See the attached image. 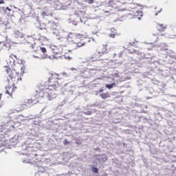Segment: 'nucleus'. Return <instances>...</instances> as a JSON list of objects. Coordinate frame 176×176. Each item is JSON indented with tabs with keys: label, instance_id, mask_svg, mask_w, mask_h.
<instances>
[{
	"label": "nucleus",
	"instance_id": "1",
	"mask_svg": "<svg viewBox=\"0 0 176 176\" xmlns=\"http://www.w3.org/2000/svg\"><path fill=\"white\" fill-rule=\"evenodd\" d=\"M63 77L57 73H53L50 74V78H48L47 83L48 87H46L45 85H38L36 87L35 90V98L37 100H42V98H47L51 101L54 100L57 97L56 91H57V87H60V82L58 80H61Z\"/></svg>",
	"mask_w": 176,
	"mask_h": 176
},
{
	"label": "nucleus",
	"instance_id": "2",
	"mask_svg": "<svg viewBox=\"0 0 176 176\" xmlns=\"http://www.w3.org/2000/svg\"><path fill=\"white\" fill-rule=\"evenodd\" d=\"M13 64V67H6L8 75V85L6 87V93L9 94L10 97H12L13 93H14V91L16 90V87H14L15 85L19 83V80H21L19 71H21V74H24V71L25 70V66L24 65V63H23V60L16 62V60H14Z\"/></svg>",
	"mask_w": 176,
	"mask_h": 176
},
{
	"label": "nucleus",
	"instance_id": "3",
	"mask_svg": "<svg viewBox=\"0 0 176 176\" xmlns=\"http://www.w3.org/2000/svg\"><path fill=\"white\" fill-rule=\"evenodd\" d=\"M67 39L69 42H73L76 45V49L85 46L86 45V41H87V38L76 33H69Z\"/></svg>",
	"mask_w": 176,
	"mask_h": 176
},
{
	"label": "nucleus",
	"instance_id": "4",
	"mask_svg": "<svg viewBox=\"0 0 176 176\" xmlns=\"http://www.w3.org/2000/svg\"><path fill=\"white\" fill-rule=\"evenodd\" d=\"M53 52L55 54H61L63 53H67V52H72V50L68 49V47L66 45H59L54 47Z\"/></svg>",
	"mask_w": 176,
	"mask_h": 176
},
{
	"label": "nucleus",
	"instance_id": "5",
	"mask_svg": "<svg viewBox=\"0 0 176 176\" xmlns=\"http://www.w3.org/2000/svg\"><path fill=\"white\" fill-rule=\"evenodd\" d=\"M131 14L133 16V19H138V20H141V17L143 16L142 11H140L138 8L133 9Z\"/></svg>",
	"mask_w": 176,
	"mask_h": 176
},
{
	"label": "nucleus",
	"instance_id": "6",
	"mask_svg": "<svg viewBox=\"0 0 176 176\" xmlns=\"http://www.w3.org/2000/svg\"><path fill=\"white\" fill-rule=\"evenodd\" d=\"M97 160L99 163H102L107 162L108 160V157L105 154L103 155H97Z\"/></svg>",
	"mask_w": 176,
	"mask_h": 176
},
{
	"label": "nucleus",
	"instance_id": "7",
	"mask_svg": "<svg viewBox=\"0 0 176 176\" xmlns=\"http://www.w3.org/2000/svg\"><path fill=\"white\" fill-rule=\"evenodd\" d=\"M156 28L160 32H163L166 30V28H167V25L163 23H157Z\"/></svg>",
	"mask_w": 176,
	"mask_h": 176
},
{
	"label": "nucleus",
	"instance_id": "8",
	"mask_svg": "<svg viewBox=\"0 0 176 176\" xmlns=\"http://www.w3.org/2000/svg\"><path fill=\"white\" fill-rule=\"evenodd\" d=\"M100 96L101 98H102V100H107V98H109V97H111L109 92L103 93V94H100Z\"/></svg>",
	"mask_w": 176,
	"mask_h": 176
},
{
	"label": "nucleus",
	"instance_id": "9",
	"mask_svg": "<svg viewBox=\"0 0 176 176\" xmlns=\"http://www.w3.org/2000/svg\"><path fill=\"white\" fill-rule=\"evenodd\" d=\"M108 45L107 44L102 45V50L101 52L102 54H105V53H108Z\"/></svg>",
	"mask_w": 176,
	"mask_h": 176
},
{
	"label": "nucleus",
	"instance_id": "10",
	"mask_svg": "<svg viewBox=\"0 0 176 176\" xmlns=\"http://www.w3.org/2000/svg\"><path fill=\"white\" fill-rule=\"evenodd\" d=\"M116 83L115 82H113L111 84H107L106 85V87L107 89H113V86H116Z\"/></svg>",
	"mask_w": 176,
	"mask_h": 176
},
{
	"label": "nucleus",
	"instance_id": "11",
	"mask_svg": "<svg viewBox=\"0 0 176 176\" xmlns=\"http://www.w3.org/2000/svg\"><path fill=\"white\" fill-rule=\"evenodd\" d=\"M91 171L94 172L95 174H98V168L96 167H92Z\"/></svg>",
	"mask_w": 176,
	"mask_h": 176
},
{
	"label": "nucleus",
	"instance_id": "12",
	"mask_svg": "<svg viewBox=\"0 0 176 176\" xmlns=\"http://www.w3.org/2000/svg\"><path fill=\"white\" fill-rule=\"evenodd\" d=\"M118 35L117 32H114L113 34H109V38H115V36Z\"/></svg>",
	"mask_w": 176,
	"mask_h": 176
},
{
	"label": "nucleus",
	"instance_id": "13",
	"mask_svg": "<svg viewBox=\"0 0 176 176\" xmlns=\"http://www.w3.org/2000/svg\"><path fill=\"white\" fill-rule=\"evenodd\" d=\"M27 108V104H22L21 105V111H24Z\"/></svg>",
	"mask_w": 176,
	"mask_h": 176
},
{
	"label": "nucleus",
	"instance_id": "14",
	"mask_svg": "<svg viewBox=\"0 0 176 176\" xmlns=\"http://www.w3.org/2000/svg\"><path fill=\"white\" fill-rule=\"evenodd\" d=\"M85 2H88L89 5L94 3V0H86Z\"/></svg>",
	"mask_w": 176,
	"mask_h": 176
},
{
	"label": "nucleus",
	"instance_id": "15",
	"mask_svg": "<svg viewBox=\"0 0 176 176\" xmlns=\"http://www.w3.org/2000/svg\"><path fill=\"white\" fill-rule=\"evenodd\" d=\"M41 16L42 17H46V16H47V12H46L45 11L41 13Z\"/></svg>",
	"mask_w": 176,
	"mask_h": 176
},
{
	"label": "nucleus",
	"instance_id": "16",
	"mask_svg": "<svg viewBox=\"0 0 176 176\" xmlns=\"http://www.w3.org/2000/svg\"><path fill=\"white\" fill-rule=\"evenodd\" d=\"M68 144H69V142L67 139L63 140V145H68Z\"/></svg>",
	"mask_w": 176,
	"mask_h": 176
},
{
	"label": "nucleus",
	"instance_id": "17",
	"mask_svg": "<svg viewBox=\"0 0 176 176\" xmlns=\"http://www.w3.org/2000/svg\"><path fill=\"white\" fill-rule=\"evenodd\" d=\"M10 58H16V60H17V56L14 54H11L10 55Z\"/></svg>",
	"mask_w": 176,
	"mask_h": 176
},
{
	"label": "nucleus",
	"instance_id": "18",
	"mask_svg": "<svg viewBox=\"0 0 176 176\" xmlns=\"http://www.w3.org/2000/svg\"><path fill=\"white\" fill-rule=\"evenodd\" d=\"M41 50L43 53H46V48L45 47H41Z\"/></svg>",
	"mask_w": 176,
	"mask_h": 176
},
{
	"label": "nucleus",
	"instance_id": "19",
	"mask_svg": "<svg viewBox=\"0 0 176 176\" xmlns=\"http://www.w3.org/2000/svg\"><path fill=\"white\" fill-rule=\"evenodd\" d=\"M6 10H8V12H12V9L9 8V7H6Z\"/></svg>",
	"mask_w": 176,
	"mask_h": 176
},
{
	"label": "nucleus",
	"instance_id": "20",
	"mask_svg": "<svg viewBox=\"0 0 176 176\" xmlns=\"http://www.w3.org/2000/svg\"><path fill=\"white\" fill-rule=\"evenodd\" d=\"M3 3H5V1H3V0H0V5H2V4H3Z\"/></svg>",
	"mask_w": 176,
	"mask_h": 176
},
{
	"label": "nucleus",
	"instance_id": "21",
	"mask_svg": "<svg viewBox=\"0 0 176 176\" xmlns=\"http://www.w3.org/2000/svg\"><path fill=\"white\" fill-rule=\"evenodd\" d=\"M91 111H88L87 113H85V115H91Z\"/></svg>",
	"mask_w": 176,
	"mask_h": 176
},
{
	"label": "nucleus",
	"instance_id": "22",
	"mask_svg": "<svg viewBox=\"0 0 176 176\" xmlns=\"http://www.w3.org/2000/svg\"><path fill=\"white\" fill-rule=\"evenodd\" d=\"M33 57H34V58H39L40 56H35V55H34Z\"/></svg>",
	"mask_w": 176,
	"mask_h": 176
},
{
	"label": "nucleus",
	"instance_id": "23",
	"mask_svg": "<svg viewBox=\"0 0 176 176\" xmlns=\"http://www.w3.org/2000/svg\"><path fill=\"white\" fill-rule=\"evenodd\" d=\"M99 91H100V93H102V91H104V89H100L99 90Z\"/></svg>",
	"mask_w": 176,
	"mask_h": 176
},
{
	"label": "nucleus",
	"instance_id": "24",
	"mask_svg": "<svg viewBox=\"0 0 176 176\" xmlns=\"http://www.w3.org/2000/svg\"><path fill=\"white\" fill-rule=\"evenodd\" d=\"M1 98H2V94H0V101Z\"/></svg>",
	"mask_w": 176,
	"mask_h": 176
},
{
	"label": "nucleus",
	"instance_id": "25",
	"mask_svg": "<svg viewBox=\"0 0 176 176\" xmlns=\"http://www.w3.org/2000/svg\"><path fill=\"white\" fill-rule=\"evenodd\" d=\"M29 102H32V99L29 100Z\"/></svg>",
	"mask_w": 176,
	"mask_h": 176
},
{
	"label": "nucleus",
	"instance_id": "26",
	"mask_svg": "<svg viewBox=\"0 0 176 176\" xmlns=\"http://www.w3.org/2000/svg\"><path fill=\"white\" fill-rule=\"evenodd\" d=\"M112 30H113V31H115V29H111V31H112Z\"/></svg>",
	"mask_w": 176,
	"mask_h": 176
}]
</instances>
